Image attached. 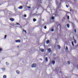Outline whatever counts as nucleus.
I'll return each mask as SVG.
<instances>
[{
  "label": "nucleus",
  "mask_w": 78,
  "mask_h": 78,
  "mask_svg": "<svg viewBox=\"0 0 78 78\" xmlns=\"http://www.w3.org/2000/svg\"><path fill=\"white\" fill-rule=\"evenodd\" d=\"M23 31L25 32L26 34L27 33V31L26 30H23Z\"/></svg>",
  "instance_id": "12"
},
{
  "label": "nucleus",
  "mask_w": 78,
  "mask_h": 78,
  "mask_svg": "<svg viewBox=\"0 0 78 78\" xmlns=\"http://www.w3.org/2000/svg\"><path fill=\"white\" fill-rule=\"evenodd\" d=\"M40 50L41 52H44V49L41 48Z\"/></svg>",
  "instance_id": "6"
},
{
  "label": "nucleus",
  "mask_w": 78,
  "mask_h": 78,
  "mask_svg": "<svg viewBox=\"0 0 78 78\" xmlns=\"http://www.w3.org/2000/svg\"><path fill=\"white\" fill-rule=\"evenodd\" d=\"M52 20H54V19H55V16H52Z\"/></svg>",
  "instance_id": "16"
},
{
  "label": "nucleus",
  "mask_w": 78,
  "mask_h": 78,
  "mask_svg": "<svg viewBox=\"0 0 78 78\" xmlns=\"http://www.w3.org/2000/svg\"><path fill=\"white\" fill-rule=\"evenodd\" d=\"M66 49L67 50H68V48L67 47V46L66 47Z\"/></svg>",
  "instance_id": "28"
},
{
  "label": "nucleus",
  "mask_w": 78,
  "mask_h": 78,
  "mask_svg": "<svg viewBox=\"0 0 78 78\" xmlns=\"http://www.w3.org/2000/svg\"><path fill=\"white\" fill-rule=\"evenodd\" d=\"M16 24H17V25H20V23H16Z\"/></svg>",
  "instance_id": "31"
},
{
  "label": "nucleus",
  "mask_w": 78,
  "mask_h": 78,
  "mask_svg": "<svg viewBox=\"0 0 78 78\" xmlns=\"http://www.w3.org/2000/svg\"><path fill=\"white\" fill-rule=\"evenodd\" d=\"M28 8L30 9L31 8V7H28Z\"/></svg>",
  "instance_id": "32"
},
{
  "label": "nucleus",
  "mask_w": 78,
  "mask_h": 78,
  "mask_svg": "<svg viewBox=\"0 0 78 78\" xmlns=\"http://www.w3.org/2000/svg\"><path fill=\"white\" fill-rule=\"evenodd\" d=\"M6 75H4L3 76V78H6Z\"/></svg>",
  "instance_id": "14"
},
{
  "label": "nucleus",
  "mask_w": 78,
  "mask_h": 78,
  "mask_svg": "<svg viewBox=\"0 0 78 78\" xmlns=\"http://www.w3.org/2000/svg\"><path fill=\"white\" fill-rule=\"evenodd\" d=\"M70 11L71 12L72 11V10H70Z\"/></svg>",
  "instance_id": "35"
},
{
  "label": "nucleus",
  "mask_w": 78,
  "mask_h": 78,
  "mask_svg": "<svg viewBox=\"0 0 78 78\" xmlns=\"http://www.w3.org/2000/svg\"><path fill=\"white\" fill-rule=\"evenodd\" d=\"M36 64L34 63L32 65V68H34V67H36Z\"/></svg>",
  "instance_id": "1"
},
{
  "label": "nucleus",
  "mask_w": 78,
  "mask_h": 78,
  "mask_svg": "<svg viewBox=\"0 0 78 78\" xmlns=\"http://www.w3.org/2000/svg\"><path fill=\"white\" fill-rule=\"evenodd\" d=\"M66 6L67 8H69V6L67 5H66Z\"/></svg>",
  "instance_id": "30"
},
{
  "label": "nucleus",
  "mask_w": 78,
  "mask_h": 78,
  "mask_svg": "<svg viewBox=\"0 0 78 78\" xmlns=\"http://www.w3.org/2000/svg\"><path fill=\"white\" fill-rule=\"evenodd\" d=\"M15 42H16V43H17V42L20 43V40H16L15 41Z\"/></svg>",
  "instance_id": "2"
},
{
  "label": "nucleus",
  "mask_w": 78,
  "mask_h": 78,
  "mask_svg": "<svg viewBox=\"0 0 78 78\" xmlns=\"http://www.w3.org/2000/svg\"><path fill=\"white\" fill-rule=\"evenodd\" d=\"M74 31H75V33H76V29L74 30Z\"/></svg>",
  "instance_id": "27"
},
{
  "label": "nucleus",
  "mask_w": 78,
  "mask_h": 78,
  "mask_svg": "<svg viewBox=\"0 0 78 78\" xmlns=\"http://www.w3.org/2000/svg\"><path fill=\"white\" fill-rule=\"evenodd\" d=\"M56 55V54H54V56H55Z\"/></svg>",
  "instance_id": "33"
},
{
  "label": "nucleus",
  "mask_w": 78,
  "mask_h": 78,
  "mask_svg": "<svg viewBox=\"0 0 78 78\" xmlns=\"http://www.w3.org/2000/svg\"><path fill=\"white\" fill-rule=\"evenodd\" d=\"M54 31V29H51V31L53 32Z\"/></svg>",
  "instance_id": "25"
},
{
  "label": "nucleus",
  "mask_w": 78,
  "mask_h": 78,
  "mask_svg": "<svg viewBox=\"0 0 78 78\" xmlns=\"http://www.w3.org/2000/svg\"><path fill=\"white\" fill-rule=\"evenodd\" d=\"M18 47H19V46H18Z\"/></svg>",
  "instance_id": "36"
},
{
  "label": "nucleus",
  "mask_w": 78,
  "mask_h": 78,
  "mask_svg": "<svg viewBox=\"0 0 78 78\" xmlns=\"http://www.w3.org/2000/svg\"><path fill=\"white\" fill-rule=\"evenodd\" d=\"M33 21L34 22H36V19L35 18H34L33 19Z\"/></svg>",
  "instance_id": "15"
},
{
  "label": "nucleus",
  "mask_w": 78,
  "mask_h": 78,
  "mask_svg": "<svg viewBox=\"0 0 78 78\" xmlns=\"http://www.w3.org/2000/svg\"><path fill=\"white\" fill-rule=\"evenodd\" d=\"M45 61H46V62H48V58L47 57H46Z\"/></svg>",
  "instance_id": "11"
},
{
  "label": "nucleus",
  "mask_w": 78,
  "mask_h": 78,
  "mask_svg": "<svg viewBox=\"0 0 78 78\" xmlns=\"http://www.w3.org/2000/svg\"><path fill=\"white\" fill-rule=\"evenodd\" d=\"M9 20L12 21V22H13V21H14V19L12 18H11L9 19Z\"/></svg>",
  "instance_id": "3"
},
{
  "label": "nucleus",
  "mask_w": 78,
  "mask_h": 78,
  "mask_svg": "<svg viewBox=\"0 0 78 78\" xmlns=\"http://www.w3.org/2000/svg\"><path fill=\"white\" fill-rule=\"evenodd\" d=\"M18 9H22V8H23V7L22 6H20L19 7H18Z\"/></svg>",
  "instance_id": "5"
},
{
  "label": "nucleus",
  "mask_w": 78,
  "mask_h": 78,
  "mask_svg": "<svg viewBox=\"0 0 78 78\" xmlns=\"http://www.w3.org/2000/svg\"><path fill=\"white\" fill-rule=\"evenodd\" d=\"M16 72L17 74H19V73H20V71H19V70H17L16 71Z\"/></svg>",
  "instance_id": "9"
},
{
  "label": "nucleus",
  "mask_w": 78,
  "mask_h": 78,
  "mask_svg": "<svg viewBox=\"0 0 78 78\" xmlns=\"http://www.w3.org/2000/svg\"><path fill=\"white\" fill-rule=\"evenodd\" d=\"M52 63L53 64V65H54L55 64V61H52Z\"/></svg>",
  "instance_id": "7"
},
{
  "label": "nucleus",
  "mask_w": 78,
  "mask_h": 78,
  "mask_svg": "<svg viewBox=\"0 0 78 78\" xmlns=\"http://www.w3.org/2000/svg\"><path fill=\"white\" fill-rule=\"evenodd\" d=\"M68 64H70V62H69V61H68Z\"/></svg>",
  "instance_id": "29"
},
{
  "label": "nucleus",
  "mask_w": 78,
  "mask_h": 78,
  "mask_svg": "<svg viewBox=\"0 0 78 78\" xmlns=\"http://www.w3.org/2000/svg\"><path fill=\"white\" fill-rule=\"evenodd\" d=\"M7 36V35H5L4 37V38L6 39V37Z\"/></svg>",
  "instance_id": "23"
},
{
  "label": "nucleus",
  "mask_w": 78,
  "mask_h": 78,
  "mask_svg": "<svg viewBox=\"0 0 78 78\" xmlns=\"http://www.w3.org/2000/svg\"><path fill=\"white\" fill-rule=\"evenodd\" d=\"M48 52H49V53H50L51 50V49L50 48H49L48 49Z\"/></svg>",
  "instance_id": "4"
},
{
  "label": "nucleus",
  "mask_w": 78,
  "mask_h": 78,
  "mask_svg": "<svg viewBox=\"0 0 78 78\" xmlns=\"http://www.w3.org/2000/svg\"><path fill=\"white\" fill-rule=\"evenodd\" d=\"M6 64L7 66H8L9 65V63L8 62H6Z\"/></svg>",
  "instance_id": "20"
},
{
  "label": "nucleus",
  "mask_w": 78,
  "mask_h": 78,
  "mask_svg": "<svg viewBox=\"0 0 78 78\" xmlns=\"http://www.w3.org/2000/svg\"><path fill=\"white\" fill-rule=\"evenodd\" d=\"M77 66H78V65Z\"/></svg>",
  "instance_id": "37"
},
{
  "label": "nucleus",
  "mask_w": 78,
  "mask_h": 78,
  "mask_svg": "<svg viewBox=\"0 0 78 78\" xmlns=\"http://www.w3.org/2000/svg\"><path fill=\"white\" fill-rule=\"evenodd\" d=\"M44 29H47V26H45L44 27Z\"/></svg>",
  "instance_id": "21"
},
{
  "label": "nucleus",
  "mask_w": 78,
  "mask_h": 78,
  "mask_svg": "<svg viewBox=\"0 0 78 78\" xmlns=\"http://www.w3.org/2000/svg\"><path fill=\"white\" fill-rule=\"evenodd\" d=\"M60 73H62V71L60 72Z\"/></svg>",
  "instance_id": "34"
},
{
  "label": "nucleus",
  "mask_w": 78,
  "mask_h": 78,
  "mask_svg": "<svg viewBox=\"0 0 78 78\" xmlns=\"http://www.w3.org/2000/svg\"><path fill=\"white\" fill-rule=\"evenodd\" d=\"M3 50L2 49V48H0V52H1V51H2Z\"/></svg>",
  "instance_id": "19"
},
{
  "label": "nucleus",
  "mask_w": 78,
  "mask_h": 78,
  "mask_svg": "<svg viewBox=\"0 0 78 78\" xmlns=\"http://www.w3.org/2000/svg\"><path fill=\"white\" fill-rule=\"evenodd\" d=\"M49 41L48 40L47 41H46V42L47 43V44H48V43H49Z\"/></svg>",
  "instance_id": "17"
},
{
  "label": "nucleus",
  "mask_w": 78,
  "mask_h": 78,
  "mask_svg": "<svg viewBox=\"0 0 78 78\" xmlns=\"http://www.w3.org/2000/svg\"><path fill=\"white\" fill-rule=\"evenodd\" d=\"M57 47L58 48V49H60V48H61V47L60 46V45H58Z\"/></svg>",
  "instance_id": "10"
},
{
  "label": "nucleus",
  "mask_w": 78,
  "mask_h": 78,
  "mask_svg": "<svg viewBox=\"0 0 78 78\" xmlns=\"http://www.w3.org/2000/svg\"><path fill=\"white\" fill-rule=\"evenodd\" d=\"M67 18V19L69 20V16H68Z\"/></svg>",
  "instance_id": "24"
},
{
  "label": "nucleus",
  "mask_w": 78,
  "mask_h": 78,
  "mask_svg": "<svg viewBox=\"0 0 78 78\" xmlns=\"http://www.w3.org/2000/svg\"><path fill=\"white\" fill-rule=\"evenodd\" d=\"M72 45L73 46V47H74V44H73V41L72 42Z\"/></svg>",
  "instance_id": "18"
},
{
  "label": "nucleus",
  "mask_w": 78,
  "mask_h": 78,
  "mask_svg": "<svg viewBox=\"0 0 78 78\" xmlns=\"http://www.w3.org/2000/svg\"><path fill=\"white\" fill-rule=\"evenodd\" d=\"M1 69L3 71H5V68H2Z\"/></svg>",
  "instance_id": "13"
},
{
  "label": "nucleus",
  "mask_w": 78,
  "mask_h": 78,
  "mask_svg": "<svg viewBox=\"0 0 78 78\" xmlns=\"http://www.w3.org/2000/svg\"><path fill=\"white\" fill-rule=\"evenodd\" d=\"M66 26H67V27L68 28L70 27V25L69 24H67L66 25Z\"/></svg>",
  "instance_id": "8"
},
{
  "label": "nucleus",
  "mask_w": 78,
  "mask_h": 78,
  "mask_svg": "<svg viewBox=\"0 0 78 78\" xmlns=\"http://www.w3.org/2000/svg\"><path fill=\"white\" fill-rule=\"evenodd\" d=\"M24 17H27V15L24 14Z\"/></svg>",
  "instance_id": "26"
},
{
  "label": "nucleus",
  "mask_w": 78,
  "mask_h": 78,
  "mask_svg": "<svg viewBox=\"0 0 78 78\" xmlns=\"http://www.w3.org/2000/svg\"><path fill=\"white\" fill-rule=\"evenodd\" d=\"M74 41L75 44H76V40H74Z\"/></svg>",
  "instance_id": "22"
}]
</instances>
